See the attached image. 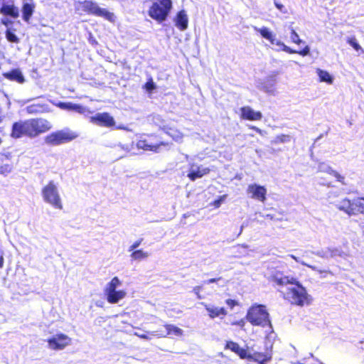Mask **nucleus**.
Instances as JSON below:
<instances>
[{"label": "nucleus", "mask_w": 364, "mask_h": 364, "mask_svg": "<svg viewBox=\"0 0 364 364\" xmlns=\"http://www.w3.org/2000/svg\"><path fill=\"white\" fill-rule=\"evenodd\" d=\"M316 73L319 77L320 82H325L328 84H332L333 79L332 76L326 70L320 68L316 69Z\"/></svg>", "instance_id": "26"}, {"label": "nucleus", "mask_w": 364, "mask_h": 364, "mask_svg": "<svg viewBox=\"0 0 364 364\" xmlns=\"http://www.w3.org/2000/svg\"><path fill=\"white\" fill-rule=\"evenodd\" d=\"M171 9V0H156L150 6L148 14L153 20L162 23L168 18Z\"/></svg>", "instance_id": "3"}, {"label": "nucleus", "mask_w": 364, "mask_h": 364, "mask_svg": "<svg viewBox=\"0 0 364 364\" xmlns=\"http://www.w3.org/2000/svg\"><path fill=\"white\" fill-rule=\"evenodd\" d=\"M77 137V134L70 130H58L46 135L44 141L49 146H58L70 142Z\"/></svg>", "instance_id": "7"}, {"label": "nucleus", "mask_w": 364, "mask_h": 364, "mask_svg": "<svg viewBox=\"0 0 364 364\" xmlns=\"http://www.w3.org/2000/svg\"><path fill=\"white\" fill-rule=\"evenodd\" d=\"M166 329L168 330V332H174L176 334H178V335H181L182 333V331L181 328H179L177 326H172V325H168L166 328Z\"/></svg>", "instance_id": "38"}, {"label": "nucleus", "mask_w": 364, "mask_h": 364, "mask_svg": "<svg viewBox=\"0 0 364 364\" xmlns=\"http://www.w3.org/2000/svg\"><path fill=\"white\" fill-rule=\"evenodd\" d=\"M35 9L33 4L25 3L22 6V18L26 22H29Z\"/></svg>", "instance_id": "24"}, {"label": "nucleus", "mask_w": 364, "mask_h": 364, "mask_svg": "<svg viewBox=\"0 0 364 364\" xmlns=\"http://www.w3.org/2000/svg\"><path fill=\"white\" fill-rule=\"evenodd\" d=\"M221 279H222V277H217V278H211V279L204 281L203 284H212V283H216L218 281H220Z\"/></svg>", "instance_id": "42"}, {"label": "nucleus", "mask_w": 364, "mask_h": 364, "mask_svg": "<svg viewBox=\"0 0 364 364\" xmlns=\"http://www.w3.org/2000/svg\"><path fill=\"white\" fill-rule=\"evenodd\" d=\"M48 347L54 350H63L71 343V338L64 333H58L47 340Z\"/></svg>", "instance_id": "10"}, {"label": "nucleus", "mask_w": 364, "mask_h": 364, "mask_svg": "<svg viewBox=\"0 0 364 364\" xmlns=\"http://www.w3.org/2000/svg\"><path fill=\"white\" fill-rule=\"evenodd\" d=\"M274 5L277 7V9H278L280 11H282L283 13H286L287 12L284 5H282V4H280L279 2H277V1H274Z\"/></svg>", "instance_id": "43"}, {"label": "nucleus", "mask_w": 364, "mask_h": 364, "mask_svg": "<svg viewBox=\"0 0 364 364\" xmlns=\"http://www.w3.org/2000/svg\"><path fill=\"white\" fill-rule=\"evenodd\" d=\"M131 257L134 259L140 260L146 258L148 257V253L144 252L142 250H137L132 252Z\"/></svg>", "instance_id": "29"}, {"label": "nucleus", "mask_w": 364, "mask_h": 364, "mask_svg": "<svg viewBox=\"0 0 364 364\" xmlns=\"http://www.w3.org/2000/svg\"><path fill=\"white\" fill-rule=\"evenodd\" d=\"M0 14L16 18L19 16L18 9L14 4H3L0 7Z\"/></svg>", "instance_id": "21"}, {"label": "nucleus", "mask_w": 364, "mask_h": 364, "mask_svg": "<svg viewBox=\"0 0 364 364\" xmlns=\"http://www.w3.org/2000/svg\"><path fill=\"white\" fill-rule=\"evenodd\" d=\"M175 26L180 30L184 31L188 28V18L184 10L179 11L174 19Z\"/></svg>", "instance_id": "18"}, {"label": "nucleus", "mask_w": 364, "mask_h": 364, "mask_svg": "<svg viewBox=\"0 0 364 364\" xmlns=\"http://www.w3.org/2000/svg\"><path fill=\"white\" fill-rule=\"evenodd\" d=\"M247 192L250 194V197L253 199L261 202L266 200L267 189L263 186L250 184L247 186Z\"/></svg>", "instance_id": "12"}, {"label": "nucleus", "mask_w": 364, "mask_h": 364, "mask_svg": "<svg viewBox=\"0 0 364 364\" xmlns=\"http://www.w3.org/2000/svg\"><path fill=\"white\" fill-rule=\"evenodd\" d=\"M292 258H294V259H295L296 261H297L296 258L294 256H292Z\"/></svg>", "instance_id": "50"}, {"label": "nucleus", "mask_w": 364, "mask_h": 364, "mask_svg": "<svg viewBox=\"0 0 364 364\" xmlns=\"http://www.w3.org/2000/svg\"><path fill=\"white\" fill-rule=\"evenodd\" d=\"M259 32L264 38L268 40L272 44H274V35L269 30V28L266 27H262L259 30Z\"/></svg>", "instance_id": "27"}, {"label": "nucleus", "mask_w": 364, "mask_h": 364, "mask_svg": "<svg viewBox=\"0 0 364 364\" xmlns=\"http://www.w3.org/2000/svg\"><path fill=\"white\" fill-rule=\"evenodd\" d=\"M240 118L249 121H259L262 118L260 111H255L250 106L242 107L240 109Z\"/></svg>", "instance_id": "13"}, {"label": "nucleus", "mask_w": 364, "mask_h": 364, "mask_svg": "<svg viewBox=\"0 0 364 364\" xmlns=\"http://www.w3.org/2000/svg\"><path fill=\"white\" fill-rule=\"evenodd\" d=\"M51 128V123L43 117L21 119L13 123L10 136L14 139H35L48 132Z\"/></svg>", "instance_id": "2"}, {"label": "nucleus", "mask_w": 364, "mask_h": 364, "mask_svg": "<svg viewBox=\"0 0 364 364\" xmlns=\"http://www.w3.org/2000/svg\"><path fill=\"white\" fill-rule=\"evenodd\" d=\"M137 146L144 151H151L153 152H158L161 146H168L169 144L166 141H159V143H152L149 141V139H144L137 141Z\"/></svg>", "instance_id": "14"}, {"label": "nucleus", "mask_w": 364, "mask_h": 364, "mask_svg": "<svg viewBox=\"0 0 364 364\" xmlns=\"http://www.w3.org/2000/svg\"><path fill=\"white\" fill-rule=\"evenodd\" d=\"M269 281L277 287L281 296L291 305L304 306L311 303V295L296 278L277 271L270 276Z\"/></svg>", "instance_id": "1"}, {"label": "nucleus", "mask_w": 364, "mask_h": 364, "mask_svg": "<svg viewBox=\"0 0 364 364\" xmlns=\"http://www.w3.org/2000/svg\"><path fill=\"white\" fill-rule=\"evenodd\" d=\"M121 284L122 282L117 277H113L111 281L107 283L104 293L108 303L117 304L125 297L127 293L124 290H117V288Z\"/></svg>", "instance_id": "8"}, {"label": "nucleus", "mask_w": 364, "mask_h": 364, "mask_svg": "<svg viewBox=\"0 0 364 364\" xmlns=\"http://www.w3.org/2000/svg\"><path fill=\"white\" fill-rule=\"evenodd\" d=\"M247 320L253 326H267L271 324L266 306L262 304H254L247 311Z\"/></svg>", "instance_id": "4"}, {"label": "nucleus", "mask_w": 364, "mask_h": 364, "mask_svg": "<svg viewBox=\"0 0 364 364\" xmlns=\"http://www.w3.org/2000/svg\"><path fill=\"white\" fill-rule=\"evenodd\" d=\"M49 108L48 105L43 103H33L26 107V112L28 114H38L48 112Z\"/></svg>", "instance_id": "19"}, {"label": "nucleus", "mask_w": 364, "mask_h": 364, "mask_svg": "<svg viewBox=\"0 0 364 364\" xmlns=\"http://www.w3.org/2000/svg\"><path fill=\"white\" fill-rule=\"evenodd\" d=\"M41 193L46 203L50 204L55 209H63V202L58 193V188L53 181H50L42 188Z\"/></svg>", "instance_id": "6"}, {"label": "nucleus", "mask_w": 364, "mask_h": 364, "mask_svg": "<svg viewBox=\"0 0 364 364\" xmlns=\"http://www.w3.org/2000/svg\"><path fill=\"white\" fill-rule=\"evenodd\" d=\"M203 283L201 285L196 286L193 288V291L196 295L198 299L204 298V295L201 294V291L203 289Z\"/></svg>", "instance_id": "36"}, {"label": "nucleus", "mask_w": 364, "mask_h": 364, "mask_svg": "<svg viewBox=\"0 0 364 364\" xmlns=\"http://www.w3.org/2000/svg\"><path fill=\"white\" fill-rule=\"evenodd\" d=\"M225 304L230 308L233 309L238 305V302L235 299H228L225 301Z\"/></svg>", "instance_id": "40"}, {"label": "nucleus", "mask_w": 364, "mask_h": 364, "mask_svg": "<svg viewBox=\"0 0 364 364\" xmlns=\"http://www.w3.org/2000/svg\"><path fill=\"white\" fill-rule=\"evenodd\" d=\"M321 171L326 172L328 174L332 176L334 173L335 170H333L331 166H326L325 169L321 170Z\"/></svg>", "instance_id": "44"}, {"label": "nucleus", "mask_w": 364, "mask_h": 364, "mask_svg": "<svg viewBox=\"0 0 364 364\" xmlns=\"http://www.w3.org/2000/svg\"><path fill=\"white\" fill-rule=\"evenodd\" d=\"M161 129L168 136H171L173 139H176L178 137L181 136L180 133L178 134H175L173 132H175L172 128L171 127H163Z\"/></svg>", "instance_id": "34"}, {"label": "nucleus", "mask_w": 364, "mask_h": 364, "mask_svg": "<svg viewBox=\"0 0 364 364\" xmlns=\"http://www.w3.org/2000/svg\"><path fill=\"white\" fill-rule=\"evenodd\" d=\"M290 38L291 41L296 44L299 45L303 42L302 40L300 39L298 33L294 29L291 31Z\"/></svg>", "instance_id": "35"}, {"label": "nucleus", "mask_w": 364, "mask_h": 364, "mask_svg": "<svg viewBox=\"0 0 364 364\" xmlns=\"http://www.w3.org/2000/svg\"><path fill=\"white\" fill-rule=\"evenodd\" d=\"M291 136L289 134H279L277 135L274 139V144H282V143H287L290 141Z\"/></svg>", "instance_id": "30"}, {"label": "nucleus", "mask_w": 364, "mask_h": 364, "mask_svg": "<svg viewBox=\"0 0 364 364\" xmlns=\"http://www.w3.org/2000/svg\"><path fill=\"white\" fill-rule=\"evenodd\" d=\"M277 45L280 46L282 47V50L283 51H284L287 53H289V54L297 53L300 55L306 56L309 53V48L308 46H306L301 50H296L291 49V48H289V46H286L285 44H284L283 43H281V42H277Z\"/></svg>", "instance_id": "25"}, {"label": "nucleus", "mask_w": 364, "mask_h": 364, "mask_svg": "<svg viewBox=\"0 0 364 364\" xmlns=\"http://www.w3.org/2000/svg\"><path fill=\"white\" fill-rule=\"evenodd\" d=\"M149 138H157V136L155 134H150L148 136Z\"/></svg>", "instance_id": "48"}, {"label": "nucleus", "mask_w": 364, "mask_h": 364, "mask_svg": "<svg viewBox=\"0 0 364 364\" xmlns=\"http://www.w3.org/2000/svg\"><path fill=\"white\" fill-rule=\"evenodd\" d=\"M338 208L349 216L364 215V197H357L352 200L345 198L341 200Z\"/></svg>", "instance_id": "5"}, {"label": "nucleus", "mask_w": 364, "mask_h": 364, "mask_svg": "<svg viewBox=\"0 0 364 364\" xmlns=\"http://www.w3.org/2000/svg\"><path fill=\"white\" fill-rule=\"evenodd\" d=\"M12 22L8 20H2V23L5 26H8L9 23H11Z\"/></svg>", "instance_id": "47"}, {"label": "nucleus", "mask_w": 364, "mask_h": 364, "mask_svg": "<svg viewBox=\"0 0 364 364\" xmlns=\"http://www.w3.org/2000/svg\"><path fill=\"white\" fill-rule=\"evenodd\" d=\"M6 38L9 42L18 43H19V38L10 29L8 28L5 31Z\"/></svg>", "instance_id": "28"}, {"label": "nucleus", "mask_w": 364, "mask_h": 364, "mask_svg": "<svg viewBox=\"0 0 364 364\" xmlns=\"http://www.w3.org/2000/svg\"><path fill=\"white\" fill-rule=\"evenodd\" d=\"M90 122L104 127H112L115 126L114 117L108 112L97 113L90 118Z\"/></svg>", "instance_id": "11"}, {"label": "nucleus", "mask_w": 364, "mask_h": 364, "mask_svg": "<svg viewBox=\"0 0 364 364\" xmlns=\"http://www.w3.org/2000/svg\"><path fill=\"white\" fill-rule=\"evenodd\" d=\"M227 197V195H223L218 197V199L213 200L210 203V205L212 206L213 208H218L221 203L225 200Z\"/></svg>", "instance_id": "32"}, {"label": "nucleus", "mask_w": 364, "mask_h": 364, "mask_svg": "<svg viewBox=\"0 0 364 364\" xmlns=\"http://www.w3.org/2000/svg\"><path fill=\"white\" fill-rule=\"evenodd\" d=\"M143 241V239L141 238V239H139L137 240H136L130 247L129 248V251H132L134 250H135L136 247H138L142 242Z\"/></svg>", "instance_id": "41"}, {"label": "nucleus", "mask_w": 364, "mask_h": 364, "mask_svg": "<svg viewBox=\"0 0 364 364\" xmlns=\"http://www.w3.org/2000/svg\"><path fill=\"white\" fill-rule=\"evenodd\" d=\"M301 264H302L303 265H306V266H307V267H310V268H311V269H314V267H312V266H311V265H308V264H305L304 262H301Z\"/></svg>", "instance_id": "49"}, {"label": "nucleus", "mask_w": 364, "mask_h": 364, "mask_svg": "<svg viewBox=\"0 0 364 364\" xmlns=\"http://www.w3.org/2000/svg\"><path fill=\"white\" fill-rule=\"evenodd\" d=\"M3 76L10 80L18 83H23L25 81L24 77L19 69H12L9 72L3 73Z\"/></svg>", "instance_id": "20"}, {"label": "nucleus", "mask_w": 364, "mask_h": 364, "mask_svg": "<svg viewBox=\"0 0 364 364\" xmlns=\"http://www.w3.org/2000/svg\"><path fill=\"white\" fill-rule=\"evenodd\" d=\"M2 119H1V117L0 116V122H1Z\"/></svg>", "instance_id": "51"}, {"label": "nucleus", "mask_w": 364, "mask_h": 364, "mask_svg": "<svg viewBox=\"0 0 364 364\" xmlns=\"http://www.w3.org/2000/svg\"><path fill=\"white\" fill-rule=\"evenodd\" d=\"M143 87L146 91L151 92L154 90L156 89V87L155 83L153 82L152 78L150 77L149 80L144 85Z\"/></svg>", "instance_id": "33"}, {"label": "nucleus", "mask_w": 364, "mask_h": 364, "mask_svg": "<svg viewBox=\"0 0 364 364\" xmlns=\"http://www.w3.org/2000/svg\"><path fill=\"white\" fill-rule=\"evenodd\" d=\"M347 43L350 46H352L354 48V50H355L356 51L361 50L362 52H363L361 46L358 43L357 39L355 38V37L353 36V37L348 38Z\"/></svg>", "instance_id": "31"}, {"label": "nucleus", "mask_w": 364, "mask_h": 364, "mask_svg": "<svg viewBox=\"0 0 364 364\" xmlns=\"http://www.w3.org/2000/svg\"><path fill=\"white\" fill-rule=\"evenodd\" d=\"M55 105L56 107L61 109L67 111H73L81 114H85L87 112H90L85 107L79 104H73L72 102H58V103L55 104Z\"/></svg>", "instance_id": "16"}, {"label": "nucleus", "mask_w": 364, "mask_h": 364, "mask_svg": "<svg viewBox=\"0 0 364 364\" xmlns=\"http://www.w3.org/2000/svg\"><path fill=\"white\" fill-rule=\"evenodd\" d=\"M332 176L335 177L337 181L341 183L342 184H345V177L341 175L338 171H335Z\"/></svg>", "instance_id": "39"}, {"label": "nucleus", "mask_w": 364, "mask_h": 364, "mask_svg": "<svg viewBox=\"0 0 364 364\" xmlns=\"http://www.w3.org/2000/svg\"><path fill=\"white\" fill-rule=\"evenodd\" d=\"M201 305L208 312V315L212 319L220 317L221 318L227 316L228 311L224 307H218L202 302Z\"/></svg>", "instance_id": "15"}, {"label": "nucleus", "mask_w": 364, "mask_h": 364, "mask_svg": "<svg viewBox=\"0 0 364 364\" xmlns=\"http://www.w3.org/2000/svg\"><path fill=\"white\" fill-rule=\"evenodd\" d=\"M11 171V167L9 164H4L0 166V174L6 175L10 173Z\"/></svg>", "instance_id": "37"}, {"label": "nucleus", "mask_w": 364, "mask_h": 364, "mask_svg": "<svg viewBox=\"0 0 364 364\" xmlns=\"http://www.w3.org/2000/svg\"><path fill=\"white\" fill-rule=\"evenodd\" d=\"M81 9L87 14L100 16L109 22H114V14L105 9L100 8L95 2L85 0L80 4Z\"/></svg>", "instance_id": "9"}, {"label": "nucleus", "mask_w": 364, "mask_h": 364, "mask_svg": "<svg viewBox=\"0 0 364 364\" xmlns=\"http://www.w3.org/2000/svg\"><path fill=\"white\" fill-rule=\"evenodd\" d=\"M225 349L231 350L242 359H245L246 358L249 357V353L247 350L240 347L237 343L232 341H226Z\"/></svg>", "instance_id": "17"}, {"label": "nucleus", "mask_w": 364, "mask_h": 364, "mask_svg": "<svg viewBox=\"0 0 364 364\" xmlns=\"http://www.w3.org/2000/svg\"><path fill=\"white\" fill-rule=\"evenodd\" d=\"M210 172V169L208 167L200 168L197 167L196 170H192L188 173V177L192 181H194L197 178H201L205 175L208 174Z\"/></svg>", "instance_id": "23"}, {"label": "nucleus", "mask_w": 364, "mask_h": 364, "mask_svg": "<svg viewBox=\"0 0 364 364\" xmlns=\"http://www.w3.org/2000/svg\"><path fill=\"white\" fill-rule=\"evenodd\" d=\"M4 252L0 250V269H2L4 267Z\"/></svg>", "instance_id": "45"}, {"label": "nucleus", "mask_w": 364, "mask_h": 364, "mask_svg": "<svg viewBox=\"0 0 364 364\" xmlns=\"http://www.w3.org/2000/svg\"><path fill=\"white\" fill-rule=\"evenodd\" d=\"M250 129H252V130L255 131L257 133H258L259 134H262V129H260L259 128H258V127H257L255 126H250Z\"/></svg>", "instance_id": "46"}, {"label": "nucleus", "mask_w": 364, "mask_h": 364, "mask_svg": "<svg viewBox=\"0 0 364 364\" xmlns=\"http://www.w3.org/2000/svg\"><path fill=\"white\" fill-rule=\"evenodd\" d=\"M272 357L269 354L255 352L252 354L249 353V357L246 358L249 360H253L257 362L258 364H267L268 361L271 360Z\"/></svg>", "instance_id": "22"}]
</instances>
